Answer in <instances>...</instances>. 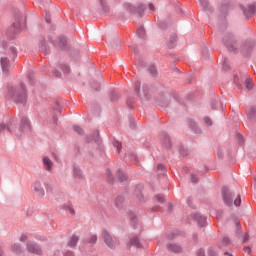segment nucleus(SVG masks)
Segmentation results:
<instances>
[{
	"label": "nucleus",
	"instance_id": "4468645a",
	"mask_svg": "<svg viewBox=\"0 0 256 256\" xmlns=\"http://www.w3.org/2000/svg\"><path fill=\"white\" fill-rule=\"evenodd\" d=\"M247 115L250 119H256V108L255 107H251L248 111H247Z\"/></svg>",
	"mask_w": 256,
	"mask_h": 256
},
{
	"label": "nucleus",
	"instance_id": "0eeeda50",
	"mask_svg": "<svg viewBox=\"0 0 256 256\" xmlns=\"http://www.w3.org/2000/svg\"><path fill=\"white\" fill-rule=\"evenodd\" d=\"M1 66H2V71L3 73H8L9 72V59L7 57H2L1 58Z\"/></svg>",
	"mask_w": 256,
	"mask_h": 256
},
{
	"label": "nucleus",
	"instance_id": "2f4dec72",
	"mask_svg": "<svg viewBox=\"0 0 256 256\" xmlns=\"http://www.w3.org/2000/svg\"><path fill=\"white\" fill-rule=\"evenodd\" d=\"M74 131H76V133H79V135H81V133H83V129H81V127H79V126H74Z\"/></svg>",
	"mask_w": 256,
	"mask_h": 256
},
{
	"label": "nucleus",
	"instance_id": "20e7f679",
	"mask_svg": "<svg viewBox=\"0 0 256 256\" xmlns=\"http://www.w3.org/2000/svg\"><path fill=\"white\" fill-rule=\"evenodd\" d=\"M32 189L39 197H43L45 195L43 185L39 181L34 182V184L32 185Z\"/></svg>",
	"mask_w": 256,
	"mask_h": 256
},
{
	"label": "nucleus",
	"instance_id": "a18cd8bd",
	"mask_svg": "<svg viewBox=\"0 0 256 256\" xmlns=\"http://www.w3.org/2000/svg\"><path fill=\"white\" fill-rule=\"evenodd\" d=\"M249 239V236L246 234L245 236H244V241H247Z\"/></svg>",
	"mask_w": 256,
	"mask_h": 256
},
{
	"label": "nucleus",
	"instance_id": "bb28decb",
	"mask_svg": "<svg viewBox=\"0 0 256 256\" xmlns=\"http://www.w3.org/2000/svg\"><path fill=\"white\" fill-rule=\"evenodd\" d=\"M139 87H141V83H140V82H136L135 85H134V89H135L136 93H137L140 97H142V95L139 93V90H138Z\"/></svg>",
	"mask_w": 256,
	"mask_h": 256
},
{
	"label": "nucleus",
	"instance_id": "412c9836",
	"mask_svg": "<svg viewBox=\"0 0 256 256\" xmlns=\"http://www.w3.org/2000/svg\"><path fill=\"white\" fill-rule=\"evenodd\" d=\"M226 46L228 47V49L230 51H235V42H233V41H231V42L226 41Z\"/></svg>",
	"mask_w": 256,
	"mask_h": 256
},
{
	"label": "nucleus",
	"instance_id": "c85d7f7f",
	"mask_svg": "<svg viewBox=\"0 0 256 256\" xmlns=\"http://www.w3.org/2000/svg\"><path fill=\"white\" fill-rule=\"evenodd\" d=\"M204 123L206 124V125H213V122L211 121V118H209V117H205L204 118Z\"/></svg>",
	"mask_w": 256,
	"mask_h": 256
},
{
	"label": "nucleus",
	"instance_id": "a211bd4d",
	"mask_svg": "<svg viewBox=\"0 0 256 256\" xmlns=\"http://www.w3.org/2000/svg\"><path fill=\"white\" fill-rule=\"evenodd\" d=\"M253 42H248L246 44L243 45L242 51L243 53H247V51H249V49L253 48Z\"/></svg>",
	"mask_w": 256,
	"mask_h": 256
},
{
	"label": "nucleus",
	"instance_id": "4c0bfd02",
	"mask_svg": "<svg viewBox=\"0 0 256 256\" xmlns=\"http://www.w3.org/2000/svg\"><path fill=\"white\" fill-rule=\"evenodd\" d=\"M149 9L150 11H155V5H153L152 3L149 4Z\"/></svg>",
	"mask_w": 256,
	"mask_h": 256
},
{
	"label": "nucleus",
	"instance_id": "8fccbe9b",
	"mask_svg": "<svg viewBox=\"0 0 256 256\" xmlns=\"http://www.w3.org/2000/svg\"><path fill=\"white\" fill-rule=\"evenodd\" d=\"M116 206L119 207V204L116 202Z\"/></svg>",
	"mask_w": 256,
	"mask_h": 256
},
{
	"label": "nucleus",
	"instance_id": "e433bc0d",
	"mask_svg": "<svg viewBox=\"0 0 256 256\" xmlns=\"http://www.w3.org/2000/svg\"><path fill=\"white\" fill-rule=\"evenodd\" d=\"M20 241H27V235L23 234V235L20 237Z\"/></svg>",
	"mask_w": 256,
	"mask_h": 256
},
{
	"label": "nucleus",
	"instance_id": "b1692460",
	"mask_svg": "<svg viewBox=\"0 0 256 256\" xmlns=\"http://www.w3.org/2000/svg\"><path fill=\"white\" fill-rule=\"evenodd\" d=\"M12 251H14V253H21V246H19V244H14L12 246Z\"/></svg>",
	"mask_w": 256,
	"mask_h": 256
},
{
	"label": "nucleus",
	"instance_id": "603ef678",
	"mask_svg": "<svg viewBox=\"0 0 256 256\" xmlns=\"http://www.w3.org/2000/svg\"><path fill=\"white\" fill-rule=\"evenodd\" d=\"M229 256H233L232 254H230Z\"/></svg>",
	"mask_w": 256,
	"mask_h": 256
},
{
	"label": "nucleus",
	"instance_id": "f704fd0d",
	"mask_svg": "<svg viewBox=\"0 0 256 256\" xmlns=\"http://www.w3.org/2000/svg\"><path fill=\"white\" fill-rule=\"evenodd\" d=\"M200 3L202 7L206 8L207 7V0H200Z\"/></svg>",
	"mask_w": 256,
	"mask_h": 256
},
{
	"label": "nucleus",
	"instance_id": "de8ad7c7",
	"mask_svg": "<svg viewBox=\"0 0 256 256\" xmlns=\"http://www.w3.org/2000/svg\"><path fill=\"white\" fill-rule=\"evenodd\" d=\"M132 159H137V156H135V155H132Z\"/></svg>",
	"mask_w": 256,
	"mask_h": 256
},
{
	"label": "nucleus",
	"instance_id": "49530a36",
	"mask_svg": "<svg viewBox=\"0 0 256 256\" xmlns=\"http://www.w3.org/2000/svg\"><path fill=\"white\" fill-rule=\"evenodd\" d=\"M14 27H15V28H19V24L14 23Z\"/></svg>",
	"mask_w": 256,
	"mask_h": 256
},
{
	"label": "nucleus",
	"instance_id": "6e6552de",
	"mask_svg": "<svg viewBox=\"0 0 256 256\" xmlns=\"http://www.w3.org/2000/svg\"><path fill=\"white\" fill-rule=\"evenodd\" d=\"M43 166L46 171H51L53 169V161L49 159V157H44L43 158Z\"/></svg>",
	"mask_w": 256,
	"mask_h": 256
},
{
	"label": "nucleus",
	"instance_id": "39448f33",
	"mask_svg": "<svg viewBox=\"0 0 256 256\" xmlns=\"http://www.w3.org/2000/svg\"><path fill=\"white\" fill-rule=\"evenodd\" d=\"M27 249H28L29 253H33V255H41V253H42L39 246H37V244H33L32 242H29L27 244Z\"/></svg>",
	"mask_w": 256,
	"mask_h": 256
},
{
	"label": "nucleus",
	"instance_id": "7c9ffc66",
	"mask_svg": "<svg viewBox=\"0 0 256 256\" xmlns=\"http://www.w3.org/2000/svg\"><path fill=\"white\" fill-rule=\"evenodd\" d=\"M61 69L64 71V73H69L70 69L67 65H61Z\"/></svg>",
	"mask_w": 256,
	"mask_h": 256
},
{
	"label": "nucleus",
	"instance_id": "6ab92c4d",
	"mask_svg": "<svg viewBox=\"0 0 256 256\" xmlns=\"http://www.w3.org/2000/svg\"><path fill=\"white\" fill-rule=\"evenodd\" d=\"M245 87L246 89H248L249 91H251V89H253V81L251 79H246L245 80Z\"/></svg>",
	"mask_w": 256,
	"mask_h": 256
},
{
	"label": "nucleus",
	"instance_id": "c9c22d12",
	"mask_svg": "<svg viewBox=\"0 0 256 256\" xmlns=\"http://www.w3.org/2000/svg\"><path fill=\"white\" fill-rule=\"evenodd\" d=\"M191 179H192V183H197V176L196 175H192Z\"/></svg>",
	"mask_w": 256,
	"mask_h": 256
},
{
	"label": "nucleus",
	"instance_id": "ea45409f",
	"mask_svg": "<svg viewBox=\"0 0 256 256\" xmlns=\"http://www.w3.org/2000/svg\"><path fill=\"white\" fill-rule=\"evenodd\" d=\"M244 251H245V253H251V248L250 247H245Z\"/></svg>",
	"mask_w": 256,
	"mask_h": 256
},
{
	"label": "nucleus",
	"instance_id": "79ce46f5",
	"mask_svg": "<svg viewBox=\"0 0 256 256\" xmlns=\"http://www.w3.org/2000/svg\"><path fill=\"white\" fill-rule=\"evenodd\" d=\"M116 147H117L118 151L121 150V144L119 142L116 143Z\"/></svg>",
	"mask_w": 256,
	"mask_h": 256
},
{
	"label": "nucleus",
	"instance_id": "7ed1b4c3",
	"mask_svg": "<svg viewBox=\"0 0 256 256\" xmlns=\"http://www.w3.org/2000/svg\"><path fill=\"white\" fill-rule=\"evenodd\" d=\"M222 197L225 205H227L228 207H231V205H233V193H231V190H229V188H222Z\"/></svg>",
	"mask_w": 256,
	"mask_h": 256
},
{
	"label": "nucleus",
	"instance_id": "58836bf2",
	"mask_svg": "<svg viewBox=\"0 0 256 256\" xmlns=\"http://www.w3.org/2000/svg\"><path fill=\"white\" fill-rule=\"evenodd\" d=\"M157 169L158 170H163V169H165V166H163L162 164H158Z\"/></svg>",
	"mask_w": 256,
	"mask_h": 256
},
{
	"label": "nucleus",
	"instance_id": "f8f14e48",
	"mask_svg": "<svg viewBox=\"0 0 256 256\" xmlns=\"http://www.w3.org/2000/svg\"><path fill=\"white\" fill-rule=\"evenodd\" d=\"M85 243H88L89 245L93 246L95 243H97V235L91 234L86 240Z\"/></svg>",
	"mask_w": 256,
	"mask_h": 256
},
{
	"label": "nucleus",
	"instance_id": "f03ea898",
	"mask_svg": "<svg viewBox=\"0 0 256 256\" xmlns=\"http://www.w3.org/2000/svg\"><path fill=\"white\" fill-rule=\"evenodd\" d=\"M102 238L104 243H106L107 247H110V249L117 247V239L113 238L107 230L102 231Z\"/></svg>",
	"mask_w": 256,
	"mask_h": 256
},
{
	"label": "nucleus",
	"instance_id": "2eb2a0df",
	"mask_svg": "<svg viewBox=\"0 0 256 256\" xmlns=\"http://www.w3.org/2000/svg\"><path fill=\"white\" fill-rule=\"evenodd\" d=\"M8 55L9 57H11L12 59H15L17 57V49H15V47H10L8 49Z\"/></svg>",
	"mask_w": 256,
	"mask_h": 256
},
{
	"label": "nucleus",
	"instance_id": "09e8293b",
	"mask_svg": "<svg viewBox=\"0 0 256 256\" xmlns=\"http://www.w3.org/2000/svg\"><path fill=\"white\" fill-rule=\"evenodd\" d=\"M171 144L169 143V140H168V147L170 146Z\"/></svg>",
	"mask_w": 256,
	"mask_h": 256
},
{
	"label": "nucleus",
	"instance_id": "37998d69",
	"mask_svg": "<svg viewBox=\"0 0 256 256\" xmlns=\"http://www.w3.org/2000/svg\"><path fill=\"white\" fill-rule=\"evenodd\" d=\"M209 255H210V256H215V252H214L213 250H210V251H209Z\"/></svg>",
	"mask_w": 256,
	"mask_h": 256
},
{
	"label": "nucleus",
	"instance_id": "473e14b6",
	"mask_svg": "<svg viewBox=\"0 0 256 256\" xmlns=\"http://www.w3.org/2000/svg\"><path fill=\"white\" fill-rule=\"evenodd\" d=\"M223 245H229V238L224 237L222 240Z\"/></svg>",
	"mask_w": 256,
	"mask_h": 256
},
{
	"label": "nucleus",
	"instance_id": "f257e3e1",
	"mask_svg": "<svg viewBox=\"0 0 256 256\" xmlns=\"http://www.w3.org/2000/svg\"><path fill=\"white\" fill-rule=\"evenodd\" d=\"M9 97H12L16 103L25 104L27 103V89L25 85L20 84L19 86L10 87L8 89Z\"/></svg>",
	"mask_w": 256,
	"mask_h": 256
},
{
	"label": "nucleus",
	"instance_id": "393cba45",
	"mask_svg": "<svg viewBox=\"0 0 256 256\" xmlns=\"http://www.w3.org/2000/svg\"><path fill=\"white\" fill-rule=\"evenodd\" d=\"M143 11H145V6L144 5H140L138 8H137V13L142 16L143 15Z\"/></svg>",
	"mask_w": 256,
	"mask_h": 256
},
{
	"label": "nucleus",
	"instance_id": "3c124183",
	"mask_svg": "<svg viewBox=\"0 0 256 256\" xmlns=\"http://www.w3.org/2000/svg\"><path fill=\"white\" fill-rule=\"evenodd\" d=\"M46 189H49V186H46Z\"/></svg>",
	"mask_w": 256,
	"mask_h": 256
},
{
	"label": "nucleus",
	"instance_id": "9d476101",
	"mask_svg": "<svg viewBox=\"0 0 256 256\" xmlns=\"http://www.w3.org/2000/svg\"><path fill=\"white\" fill-rule=\"evenodd\" d=\"M243 13H244L245 17H247L249 19V17H251V15H253V13H255V6L250 5L248 7V9H243Z\"/></svg>",
	"mask_w": 256,
	"mask_h": 256
},
{
	"label": "nucleus",
	"instance_id": "a19ab883",
	"mask_svg": "<svg viewBox=\"0 0 256 256\" xmlns=\"http://www.w3.org/2000/svg\"><path fill=\"white\" fill-rule=\"evenodd\" d=\"M198 256H205V251L204 250H200L198 253Z\"/></svg>",
	"mask_w": 256,
	"mask_h": 256
},
{
	"label": "nucleus",
	"instance_id": "4be33fe9",
	"mask_svg": "<svg viewBox=\"0 0 256 256\" xmlns=\"http://www.w3.org/2000/svg\"><path fill=\"white\" fill-rule=\"evenodd\" d=\"M21 125H22L23 129H29V120L27 118H23Z\"/></svg>",
	"mask_w": 256,
	"mask_h": 256
},
{
	"label": "nucleus",
	"instance_id": "c03bdc74",
	"mask_svg": "<svg viewBox=\"0 0 256 256\" xmlns=\"http://www.w3.org/2000/svg\"><path fill=\"white\" fill-rule=\"evenodd\" d=\"M153 72L152 75H155L157 73V70H155V68H152Z\"/></svg>",
	"mask_w": 256,
	"mask_h": 256
},
{
	"label": "nucleus",
	"instance_id": "72a5a7b5",
	"mask_svg": "<svg viewBox=\"0 0 256 256\" xmlns=\"http://www.w3.org/2000/svg\"><path fill=\"white\" fill-rule=\"evenodd\" d=\"M53 76L54 77H61V73L57 70L53 71Z\"/></svg>",
	"mask_w": 256,
	"mask_h": 256
},
{
	"label": "nucleus",
	"instance_id": "9b49d317",
	"mask_svg": "<svg viewBox=\"0 0 256 256\" xmlns=\"http://www.w3.org/2000/svg\"><path fill=\"white\" fill-rule=\"evenodd\" d=\"M167 247L169 251H172V253H180L181 251V246L177 244H168Z\"/></svg>",
	"mask_w": 256,
	"mask_h": 256
},
{
	"label": "nucleus",
	"instance_id": "cd10ccee",
	"mask_svg": "<svg viewBox=\"0 0 256 256\" xmlns=\"http://www.w3.org/2000/svg\"><path fill=\"white\" fill-rule=\"evenodd\" d=\"M234 205L236 207H239V205H241V196H237V198L234 200Z\"/></svg>",
	"mask_w": 256,
	"mask_h": 256
},
{
	"label": "nucleus",
	"instance_id": "f3484780",
	"mask_svg": "<svg viewBox=\"0 0 256 256\" xmlns=\"http://www.w3.org/2000/svg\"><path fill=\"white\" fill-rule=\"evenodd\" d=\"M62 207L66 211H69V213H71V215H75V210L73 209V206L71 204H64Z\"/></svg>",
	"mask_w": 256,
	"mask_h": 256
},
{
	"label": "nucleus",
	"instance_id": "5701e85b",
	"mask_svg": "<svg viewBox=\"0 0 256 256\" xmlns=\"http://www.w3.org/2000/svg\"><path fill=\"white\" fill-rule=\"evenodd\" d=\"M130 244L134 245V247H141V244L139 243L138 238H133L132 240H130Z\"/></svg>",
	"mask_w": 256,
	"mask_h": 256
},
{
	"label": "nucleus",
	"instance_id": "dca6fc26",
	"mask_svg": "<svg viewBox=\"0 0 256 256\" xmlns=\"http://www.w3.org/2000/svg\"><path fill=\"white\" fill-rule=\"evenodd\" d=\"M0 133H11V127L6 124H0Z\"/></svg>",
	"mask_w": 256,
	"mask_h": 256
},
{
	"label": "nucleus",
	"instance_id": "ddd939ff",
	"mask_svg": "<svg viewBox=\"0 0 256 256\" xmlns=\"http://www.w3.org/2000/svg\"><path fill=\"white\" fill-rule=\"evenodd\" d=\"M193 218L195 219V221H197L198 225H200V227H202V225L205 224V217L200 216L199 214H194Z\"/></svg>",
	"mask_w": 256,
	"mask_h": 256
},
{
	"label": "nucleus",
	"instance_id": "aec40b11",
	"mask_svg": "<svg viewBox=\"0 0 256 256\" xmlns=\"http://www.w3.org/2000/svg\"><path fill=\"white\" fill-rule=\"evenodd\" d=\"M117 175H118V178L120 179V181H127V175L125 173H123L122 171H118Z\"/></svg>",
	"mask_w": 256,
	"mask_h": 256
},
{
	"label": "nucleus",
	"instance_id": "a878e982",
	"mask_svg": "<svg viewBox=\"0 0 256 256\" xmlns=\"http://www.w3.org/2000/svg\"><path fill=\"white\" fill-rule=\"evenodd\" d=\"M137 34L139 37H144L145 36V28L141 27L138 29Z\"/></svg>",
	"mask_w": 256,
	"mask_h": 256
},
{
	"label": "nucleus",
	"instance_id": "c756f323",
	"mask_svg": "<svg viewBox=\"0 0 256 256\" xmlns=\"http://www.w3.org/2000/svg\"><path fill=\"white\" fill-rule=\"evenodd\" d=\"M156 199L158 203H163V201H165V198H163V195H156Z\"/></svg>",
	"mask_w": 256,
	"mask_h": 256
},
{
	"label": "nucleus",
	"instance_id": "423d86ee",
	"mask_svg": "<svg viewBox=\"0 0 256 256\" xmlns=\"http://www.w3.org/2000/svg\"><path fill=\"white\" fill-rule=\"evenodd\" d=\"M73 177L75 179H85V174H83V171L81 170V168L74 166Z\"/></svg>",
	"mask_w": 256,
	"mask_h": 256
},
{
	"label": "nucleus",
	"instance_id": "1a4fd4ad",
	"mask_svg": "<svg viewBox=\"0 0 256 256\" xmlns=\"http://www.w3.org/2000/svg\"><path fill=\"white\" fill-rule=\"evenodd\" d=\"M77 243H79V236H77V235L71 236L68 241V245L70 247H77Z\"/></svg>",
	"mask_w": 256,
	"mask_h": 256
}]
</instances>
